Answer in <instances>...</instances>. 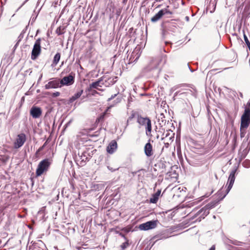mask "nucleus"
<instances>
[{
	"instance_id": "nucleus-30",
	"label": "nucleus",
	"mask_w": 250,
	"mask_h": 250,
	"mask_svg": "<svg viewBox=\"0 0 250 250\" xmlns=\"http://www.w3.org/2000/svg\"><path fill=\"white\" fill-rule=\"evenodd\" d=\"M60 95V93L59 92H54L52 94V96L54 97H58Z\"/></svg>"
},
{
	"instance_id": "nucleus-23",
	"label": "nucleus",
	"mask_w": 250,
	"mask_h": 250,
	"mask_svg": "<svg viewBox=\"0 0 250 250\" xmlns=\"http://www.w3.org/2000/svg\"><path fill=\"white\" fill-rule=\"evenodd\" d=\"M100 80L97 81L96 82H93L92 83L90 84L89 85V88L88 90H90L92 88H98V86H101L100 85Z\"/></svg>"
},
{
	"instance_id": "nucleus-13",
	"label": "nucleus",
	"mask_w": 250,
	"mask_h": 250,
	"mask_svg": "<svg viewBox=\"0 0 250 250\" xmlns=\"http://www.w3.org/2000/svg\"><path fill=\"white\" fill-rule=\"evenodd\" d=\"M141 116V115L138 112L132 111L127 120L126 126L128 125L129 123H131L133 119H136L137 122L138 119H139Z\"/></svg>"
},
{
	"instance_id": "nucleus-38",
	"label": "nucleus",
	"mask_w": 250,
	"mask_h": 250,
	"mask_svg": "<svg viewBox=\"0 0 250 250\" xmlns=\"http://www.w3.org/2000/svg\"><path fill=\"white\" fill-rule=\"evenodd\" d=\"M46 142L43 144V145L42 146H44V147H45V146H46Z\"/></svg>"
},
{
	"instance_id": "nucleus-9",
	"label": "nucleus",
	"mask_w": 250,
	"mask_h": 250,
	"mask_svg": "<svg viewBox=\"0 0 250 250\" xmlns=\"http://www.w3.org/2000/svg\"><path fill=\"white\" fill-rule=\"evenodd\" d=\"M44 87L46 89L61 87L62 85L61 84L60 79L57 78L54 79L46 84Z\"/></svg>"
},
{
	"instance_id": "nucleus-31",
	"label": "nucleus",
	"mask_w": 250,
	"mask_h": 250,
	"mask_svg": "<svg viewBox=\"0 0 250 250\" xmlns=\"http://www.w3.org/2000/svg\"><path fill=\"white\" fill-rule=\"evenodd\" d=\"M117 95V94H115L111 95V96L108 99L107 101L108 102L110 101L111 100L113 99L114 98H115Z\"/></svg>"
},
{
	"instance_id": "nucleus-12",
	"label": "nucleus",
	"mask_w": 250,
	"mask_h": 250,
	"mask_svg": "<svg viewBox=\"0 0 250 250\" xmlns=\"http://www.w3.org/2000/svg\"><path fill=\"white\" fill-rule=\"evenodd\" d=\"M236 172V170H234L232 171L229 176L228 183H229V185L228 186L227 188V193L230 190V189L231 188L234 182L235 181V174Z\"/></svg>"
},
{
	"instance_id": "nucleus-14",
	"label": "nucleus",
	"mask_w": 250,
	"mask_h": 250,
	"mask_svg": "<svg viewBox=\"0 0 250 250\" xmlns=\"http://www.w3.org/2000/svg\"><path fill=\"white\" fill-rule=\"evenodd\" d=\"M117 147V143L116 141L112 140L108 145L107 147V151L110 153L112 154L114 152V151L116 149Z\"/></svg>"
},
{
	"instance_id": "nucleus-34",
	"label": "nucleus",
	"mask_w": 250,
	"mask_h": 250,
	"mask_svg": "<svg viewBox=\"0 0 250 250\" xmlns=\"http://www.w3.org/2000/svg\"><path fill=\"white\" fill-rule=\"evenodd\" d=\"M209 250H215V246L212 245Z\"/></svg>"
},
{
	"instance_id": "nucleus-24",
	"label": "nucleus",
	"mask_w": 250,
	"mask_h": 250,
	"mask_svg": "<svg viewBox=\"0 0 250 250\" xmlns=\"http://www.w3.org/2000/svg\"><path fill=\"white\" fill-rule=\"evenodd\" d=\"M248 127H242L241 126H240V137L241 138L245 137V134L246 133V129Z\"/></svg>"
},
{
	"instance_id": "nucleus-3",
	"label": "nucleus",
	"mask_w": 250,
	"mask_h": 250,
	"mask_svg": "<svg viewBox=\"0 0 250 250\" xmlns=\"http://www.w3.org/2000/svg\"><path fill=\"white\" fill-rule=\"evenodd\" d=\"M41 39H38L33 46L31 52V58L32 60H35L41 53Z\"/></svg>"
},
{
	"instance_id": "nucleus-16",
	"label": "nucleus",
	"mask_w": 250,
	"mask_h": 250,
	"mask_svg": "<svg viewBox=\"0 0 250 250\" xmlns=\"http://www.w3.org/2000/svg\"><path fill=\"white\" fill-rule=\"evenodd\" d=\"M206 210V208L204 207L202 208H201L200 210H199L198 212L196 213V214H194V215L193 216V218H194L198 216H200L198 218V221H200L202 219H204L207 215H204V212Z\"/></svg>"
},
{
	"instance_id": "nucleus-2",
	"label": "nucleus",
	"mask_w": 250,
	"mask_h": 250,
	"mask_svg": "<svg viewBox=\"0 0 250 250\" xmlns=\"http://www.w3.org/2000/svg\"><path fill=\"white\" fill-rule=\"evenodd\" d=\"M50 165L51 162L48 159H45L41 161L39 163L37 168L36 169V176H40L42 175L43 173V172L47 171L49 169Z\"/></svg>"
},
{
	"instance_id": "nucleus-11",
	"label": "nucleus",
	"mask_w": 250,
	"mask_h": 250,
	"mask_svg": "<svg viewBox=\"0 0 250 250\" xmlns=\"http://www.w3.org/2000/svg\"><path fill=\"white\" fill-rule=\"evenodd\" d=\"M42 113V109L39 107L33 106L30 110V115L35 119L39 118L41 116Z\"/></svg>"
},
{
	"instance_id": "nucleus-1",
	"label": "nucleus",
	"mask_w": 250,
	"mask_h": 250,
	"mask_svg": "<svg viewBox=\"0 0 250 250\" xmlns=\"http://www.w3.org/2000/svg\"><path fill=\"white\" fill-rule=\"evenodd\" d=\"M137 123L141 126H144L146 128V134L148 136H152L151 121L148 117H143L142 116L138 120Z\"/></svg>"
},
{
	"instance_id": "nucleus-19",
	"label": "nucleus",
	"mask_w": 250,
	"mask_h": 250,
	"mask_svg": "<svg viewBox=\"0 0 250 250\" xmlns=\"http://www.w3.org/2000/svg\"><path fill=\"white\" fill-rule=\"evenodd\" d=\"M83 93V90H81L75 93L73 96H72L69 99V102L70 103H72L74 102L75 100L79 98L82 95Z\"/></svg>"
},
{
	"instance_id": "nucleus-7",
	"label": "nucleus",
	"mask_w": 250,
	"mask_h": 250,
	"mask_svg": "<svg viewBox=\"0 0 250 250\" xmlns=\"http://www.w3.org/2000/svg\"><path fill=\"white\" fill-rule=\"evenodd\" d=\"M62 86L64 85L69 86L73 84L75 82V76L71 74L67 76L64 77L60 80Z\"/></svg>"
},
{
	"instance_id": "nucleus-41",
	"label": "nucleus",
	"mask_w": 250,
	"mask_h": 250,
	"mask_svg": "<svg viewBox=\"0 0 250 250\" xmlns=\"http://www.w3.org/2000/svg\"><path fill=\"white\" fill-rule=\"evenodd\" d=\"M168 8H169V6L167 5L165 9H168Z\"/></svg>"
},
{
	"instance_id": "nucleus-6",
	"label": "nucleus",
	"mask_w": 250,
	"mask_h": 250,
	"mask_svg": "<svg viewBox=\"0 0 250 250\" xmlns=\"http://www.w3.org/2000/svg\"><path fill=\"white\" fill-rule=\"evenodd\" d=\"M26 140L25 134L24 133H21L17 135L14 143V147L16 149H18L22 146Z\"/></svg>"
},
{
	"instance_id": "nucleus-4",
	"label": "nucleus",
	"mask_w": 250,
	"mask_h": 250,
	"mask_svg": "<svg viewBox=\"0 0 250 250\" xmlns=\"http://www.w3.org/2000/svg\"><path fill=\"white\" fill-rule=\"evenodd\" d=\"M250 124V109H245L244 112L241 118V125L242 127H248Z\"/></svg>"
},
{
	"instance_id": "nucleus-27",
	"label": "nucleus",
	"mask_w": 250,
	"mask_h": 250,
	"mask_svg": "<svg viewBox=\"0 0 250 250\" xmlns=\"http://www.w3.org/2000/svg\"><path fill=\"white\" fill-rule=\"evenodd\" d=\"M243 165L247 168L249 167H250V161L249 160H245L243 163Z\"/></svg>"
},
{
	"instance_id": "nucleus-26",
	"label": "nucleus",
	"mask_w": 250,
	"mask_h": 250,
	"mask_svg": "<svg viewBox=\"0 0 250 250\" xmlns=\"http://www.w3.org/2000/svg\"><path fill=\"white\" fill-rule=\"evenodd\" d=\"M63 30H64V28H62L61 26H59L56 29V33L58 35H61L63 34L64 33Z\"/></svg>"
},
{
	"instance_id": "nucleus-36",
	"label": "nucleus",
	"mask_w": 250,
	"mask_h": 250,
	"mask_svg": "<svg viewBox=\"0 0 250 250\" xmlns=\"http://www.w3.org/2000/svg\"><path fill=\"white\" fill-rule=\"evenodd\" d=\"M94 93H96V94H99V93L97 91H96V90L94 91Z\"/></svg>"
},
{
	"instance_id": "nucleus-33",
	"label": "nucleus",
	"mask_w": 250,
	"mask_h": 250,
	"mask_svg": "<svg viewBox=\"0 0 250 250\" xmlns=\"http://www.w3.org/2000/svg\"><path fill=\"white\" fill-rule=\"evenodd\" d=\"M114 7V3H113V2L112 1H111V2H110V8H112V9H113ZM110 10H111V8H110Z\"/></svg>"
},
{
	"instance_id": "nucleus-25",
	"label": "nucleus",
	"mask_w": 250,
	"mask_h": 250,
	"mask_svg": "<svg viewBox=\"0 0 250 250\" xmlns=\"http://www.w3.org/2000/svg\"><path fill=\"white\" fill-rule=\"evenodd\" d=\"M117 77H115V78H109L107 79V80H105V82H108L109 84L112 85L115 83L116 82V80H115V79H116Z\"/></svg>"
},
{
	"instance_id": "nucleus-21",
	"label": "nucleus",
	"mask_w": 250,
	"mask_h": 250,
	"mask_svg": "<svg viewBox=\"0 0 250 250\" xmlns=\"http://www.w3.org/2000/svg\"><path fill=\"white\" fill-rule=\"evenodd\" d=\"M109 109V107H108L105 112L103 113L99 117L96 119L95 124H98L100 122H103L104 121L105 116Z\"/></svg>"
},
{
	"instance_id": "nucleus-20",
	"label": "nucleus",
	"mask_w": 250,
	"mask_h": 250,
	"mask_svg": "<svg viewBox=\"0 0 250 250\" xmlns=\"http://www.w3.org/2000/svg\"><path fill=\"white\" fill-rule=\"evenodd\" d=\"M61 54L60 53H57L53 58L52 66H56L59 62L61 59Z\"/></svg>"
},
{
	"instance_id": "nucleus-42",
	"label": "nucleus",
	"mask_w": 250,
	"mask_h": 250,
	"mask_svg": "<svg viewBox=\"0 0 250 250\" xmlns=\"http://www.w3.org/2000/svg\"><path fill=\"white\" fill-rule=\"evenodd\" d=\"M175 175H176V176H174V177L176 178L177 177V175L176 174H175Z\"/></svg>"
},
{
	"instance_id": "nucleus-28",
	"label": "nucleus",
	"mask_w": 250,
	"mask_h": 250,
	"mask_svg": "<svg viewBox=\"0 0 250 250\" xmlns=\"http://www.w3.org/2000/svg\"><path fill=\"white\" fill-rule=\"evenodd\" d=\"M43 148H44V146H42L37 150V151L36 152V153H35V155H36V157H39L40 152L42 151L43 149Z\"/></svg>"
},
{
	"instance_id": "nucleus-44",
	"label": "nucleus",
	"mask_w": 250,
	"mask_h": 250,
	"mask_svg": "<svg viewBox=\"0 0 250 250\" xmlns=\"http://www.w3.org/2000/svg\"><path fill=\"white\" fill-rule=\"evenodd\" d=\"M98 89L99 90H101V89Z\"/></svg>"
},
{
	"instance_id": "nucleus-17",
	"label": "nucleus",
	"mask_w": 250,
	"mask_h": 250,
	"mask_svg": "<svg viewBox=\"0 0 250 250\" xmlns=\"http://www.w3.org/2000/svg\"><path fill=\"white\" fill-rule=\"evenodd\" d=\"M158 120L159 124L161 126L165 125L167 122V119L164 113H161L160 114V115L158 116Z\"/></svg>"
},
{
	"instance_id": "nucleus-18",
	"label": "nucleus",
	"mask_w": 250,
	"mask_h": 250,
	"mask_svg": "<svg viewBox=\"0 0 250 250\" xmlns=\"http://www.w3.org/2000/svg\"><path fill=\"white\" fill-rule=\"evenodd\" d=\"M160 194L161 190H158L155 193L152 195V197L150 199V202L153 204L156 203L158 200Z\"/></svg>"
},
{
	"instance_id": "nucleus-8",
	"label": "nucleus",
	"mask_w": 250,
	"mask_h": 250,
	"mask_svg": "<svg viewBox=\"0 0 250 250\" xmlns=\"http://www.w3.org/2000/svg\"><path fill=\"white\" fill-rule=\"evenodd\" d=\"M151 140H149L147 143L145 145L144 148V153L146 156L149 158L152 157L154 154L153 146L150 143Z\"/></svg>"
},
{
	"instance_id": "nucleus-43",
	"label": "nucleus",
	"mask_w": 250,
	"mask_h": 250,
	"mask_svg": "<svg viewBox=\"0 0 250 250\" xmlns=\"http://www.w3.org/2000/svg\"><path fill=\"white\" fill-rule=\"evenodd\" d=\"M170 173H171V172H169L167 174H169V176H170Z\"/></svg>"
},
{
	"instance_id": "nucleus-5",
	"label": "nucleus",
	"mask_w": 250,
	"mask_h": 250,
	"mask_svg": "<svg viewBox=\"0 0 250 250\" xmlns=\"http://www.w3.org/2000/svg\"><path fill=\"white\" fill-rule=\"evenodd\" d=\"M165 14L172 15L173 12L169 9H163L160 10L157 14L151 18V21L155 22L160 20Z\"/></svg>"
},
{
	"instance_id": "nucleus-10",
	"label": "nucleus",
	"mask_w": 250,
	"mask_h": 250,
	"mask_svg": "<svg viewBox=\"0 0 250 250\" xmlns=\"http://www.w3.org/2000/svg\"><path fill=\"white\" fill-rule=\"evenodd\" d=\"M156 223L155 221H150L145 223L140 224L139 225V228L141 230H147L150 229H154L156 227Z\"/></svg>"
},
{
	"instance_id": "nucleus-39",
	"label": "nucleus",
	"mask_w": 250,
	"mask_h": 250,
	"mask_svg": "<svg viewBox=\"0 0 250 250\" xmlns=\"http://www.w3.org/2000/svg\"><path fill=\"white\" fill-rule=\"evenodd\" d=\"M156 1H161L163 0H155Z\"/></svg>"
},
{
	"instance_id": "nucleus-37",
	"label": "nucleus",
	"mask_w": 250,
	"mask_h": 250,
	"mask_svg": "<svg viewBox=\"0 0 250 250\" xmlns=\"http://www.w3.org/2000/svg\"><path fill=\"white\" fill-rule=\"evenodd\" d=\"M164 147H163L162 148V149H161V153L163 152V151H164Z\"/></svg>"
},
{
	"instance_id": "nucleus-40",
	"label": "nucleus",
	"mask_w": 250,
	"mask_h": 250,
	"mask_svg": "<svg viewBox=\"0 0 250 250\" xmlns=\"http://www.w3.org/2000/svg\"><path fill=\"white\" fill-rule=\"evenodd\" d=\"M1 161H2L3 163H5V161L4 159L1 160Z\"/></svg>"
},
{
	"instance_id": "nucleus-29",
	"label": "nucleus",
	"mask_w": 250,
	"mask_h": 250,
	"mask_svg": "<svg viewBox=\"0 0 250 250\" xmlns=\"http://www.w3.org/2000/svg\"><path fill=\"white\" fill-rule=\"evenodd\" d=\"M243 35H244V40L245 41L246 44H249V43H250V42L249 41L247 36L246 35L245 32L244 31H243Z\"/></svg>"
},
{
	"instance_id": "nucleus-15",
	"label": "nucleus",
	"mask_w": 250,
	"mask_h": 250,
	"mask_svg": "<svg viewBox=\"0 0 250 250\" xmlns=\"http://www.w3.org/2000/svg\"><path fill=\"white\" fill-rule=\"evenodd\" d=\"M218 202V201H213L207 204L205 206L206 208V210L204 212V215H208L209 214V210L214 208Z\"/></svg>"
},
{
	"instance_id": "nucleus-35",
	"label": "nucleus",
	"mask_w": 250,
	"mask_h": 250,
	"mask_svg": "<svg viewBox=\"0 0 250 250\" xmlns=\"http://www.w3.org/2000/svg\"><path fill=\"white\" fill-rule=\"evenodd\" d=\"M165 146L167 148L169 146V144L168 143H165Z\"/></svg>"
},
{
	"instance_id": "nucleus-32",
	"label": "nucleus",
	"mask_w": 250,
	"mask_h": 250,
	"mask_svg": "<svg viewBox=\"0 0 250 250\" xmlns=\"http://www.w3.org/2000/svg\"><path fill=\"white\" fill-rule=\"evenodd\" d=\"M246 108H249V109H250V102H249L247 103V106L245 107V109H246Z\"/></svg>"
},
{
	"instance_id": "nucleus-22",
	"label": "nucleus",
	"mask_w": 250,
	"mask_h": 250,
	"mask_svg": "<svg viewBox=\"0 0 250 250\" xmlns=\"http://www.w3.org/2000/svg\"><path fill=\"white\" fill-rule=\"evenodd\" d=\"M120 235L122 237H124L126 240V241L125 242L123 243L121 245V248H122V250H124L125 249H126L129 246L128 240H127V239L125 236V235L124 234H122V233H120Z\"/></svg>"
}]
</instances>
